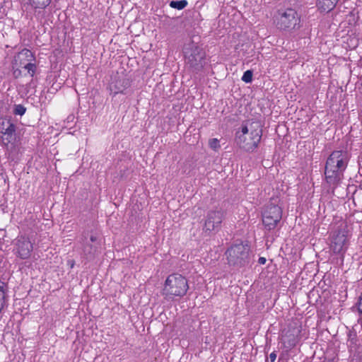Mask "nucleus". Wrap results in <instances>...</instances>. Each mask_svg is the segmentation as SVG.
Wrapping results in <instances>:
<instances>
[{
  "label": "nucleus",
  "mask_w": 362,
  "mask_h": 362,
  "mask_svg": "<svg viewBox=\"0 0 362 362\" xmlns=\"http://www.w3.org/2000/svg\"><path fill=\"white\" fill-rule=\"evenodd\" d=\"M349 160V155L346 151H334L329 155L325 168V179L328 184L335 185L340 182Z\"/></svg>",
  "instance_id": "obj_1"
},
{
  "label": "nucleus",
  "mask_w": 362,
  "mask_h": 362,
  "mask_svg": "<svg viewBox=\"0 0 362 362\" xmlns=\"http://www.w3.org/2000/svg\"><path fill=\"white\" fill-rule=\"evenodd\" d=\"M262 137V128L258 122H248L237 133V144L247 151L256 148Z\"/></svg>",
  "instance_id": "obj_2"
},
{
  "label": "nucleus",
  "mask_w": 362,
  "mask_h": 362,
  "mask_svg": "<svg viewBox=\"0 0 362 362\" xmlns=\"http://www.w3.org/2000/svg\"><path fill=\"white\" fill-rule=\"evenodd\" d=\"M189 289L187 279L180 274L173 273L165 279L162 295L167 300H173L175 298H182Z\"/></svg>",
  "instance_id": "obj_3"
},
{
  "label": "nucleus",
  "mask_w": 362,
  "mask_h": 362,
  "mask_svg": "<svg viewBox=\"0 0 362 362\" xmlns=\"http://www.w3.org/2000/svg\"><path fill=\"white\" fill-rule=\"evenodd\" d=\"M186 67L192 72L198 73L206 64L204 52L192 42L185 45L183 48Z\"/></svg>",
  "instance_id": "obj_4"
},
{
  "label": "nucleus",
  "mask_w": 362,
  "mask_h": 362,
  "mask_svg": "<svg viewBox=\"0 0 362 362\" xmlns=\"http://www.w3.org/2000/svg\"><path fill=\"white\" fill-rule=\"evenodd\" d=\"M250 247L247 243H239L230 246L226 252L228 264L236 267H243L250 261Z\"/></svg>",
  "instance_id": "obj_5"
},
{
  "label": "nucleus",
  "mask_w": 362,
  "mask_h": 362,
  "mask_svg": "<svg viewBox=\"0 0 362 362\" xmlns=\"http://www.w3.org/2000/svg\"><path fill=\"white\" fill-rule=\"evenodd\" d=\"M274 22L279 29L291 31L299 28L300 18L296 10L287 8L277 12Z\"/></svg>",
  "instance_id": "obj_6"
},
{
  "label": "nucleus",
  "mask_w": 362,
  "mask_h": 362,
  "mask_svg": "<svg viewBox=\"0 0 362 362\" xmlns=\"http://www.w3.org/2000/svg\"><path fill=\"white\" fill-rule=\"evenodd\" d=\"M282 217V210L274 203L268 204L262 212V223L266 229L270 230L277 226Z\"/></svg>",
  "instance_id": "obj_7"
},
{
  "label": "nucleus",
  "mask_w": 362,
  "mask_h": 362,
  "mask_svg": "<svg viewBox=\"0 0 362 362\" xmlns=\"http://www.w3.org/2000/svg\"><path fill=\"white\" fill-rule=\"evenodd\" d=\"M349 245L348 231L345 229L333 233L330 237V250L334 254H344Z\"/></svg>",
  "instance_id": "obj_8"
},
{
  "label": "nucleus",
  "mask_w": 362,
  "mask_h": 362,
  "mask_svg": "<svg viewBox=\"0 0 362 362\" xmlns=\"http://www.w3.org/2000/svg\"><path fill=\"white\" fill-rule=\"evenodd\" d=\"M224 217L225 214L221 210L209 211L204 218L203 230L208 234L218 231Z\"/></svg>",
  "instance_id": "obj_9"
},
{
  "label": "nucleus",
  "mask_w": 362,
  "mask_h": 362,
  "mask_svg": "<svg viewBox=\"0 0 362 362\" xmlns=\"http://www.w3.org/2000/svg\"><path fill=\"white\" fill-rule=\"evenodd\" d=\"M33 250V243L25 235H19L14 242V252L17 257L22 259L30 257Z\"/></svg>",
  "instance_id": "obj_10"
},
{
  "label": "nucleus",
  "mask_w": 362,
  "mask_h": 362,
  "mask_svg": "<svg viewBox=\"0 0 362 362\" xmlns=\"http://www.w3.org/2000/svg\"><path fill=\"white\" fill-rule=\"evenodd\" d=\"M15 65L23 68L28 71L30 76L35 72V64L33 63L35 57L32 52L24 49L15 57Z\"/></svg>",
  "instance_id": "obj_11"
},
{
  "label": "nucleus",
  "mask_w": 362,
  "mask_h": 362,
  "mask_svg": "<svg viewBox=\"0 0 362 362\" xmlns=\"http://www.w3.org/2000/svg\"><path fill=\"white\" fill-rule=\"evenodd\" d=\"M99 243H87L83 247V255L87 259H93L98 252Z\"/></svg>",
  "instance_id": "obj_12"
},
{
  "label": "nucleus",
  "mask_w": 362,
  "mask_h": 362,
  "mask_svg": "<svg viewBox=\"0 0 362 362\" xmlns=\"http://www.w3.org/2000/svg\"><path fill=\"white\" fill-rule=\"evenodd\" d=\"M0 131L2 135H8L10 137H13L16 131L15 126L9 120H4L1 124Z\"/></svg>",
  "instance_id": "obj_13"
},
{
  "label": "nucleus",
  "mask_w": 362,
  "mask_h": 362,
  "mask_svg": "<svg viewBox=\"0 0 362 362\" xmlns=\"http://www.w3.org/2000/svg\"><path fill=\"white\" fill-rule=\"evenodd\" d=\"M339 0H317L318 8L322 12L332 10Z\"/></svg>",
  "instance_id": "obj_14"
},
{
  "label": "nucleus",
  "mask_w": 362,
  "mask_h": 362,
  "mask_svg": "<svg viewBox=\"0 0 362 362\" xmlns=\"http://www.w3.org/2000/svg\"><path fill=\"white\" fill-rule=\"evenodd\" d=\"M30 4L35 8H45L48 6L52 0H29Z\"/></svg>",
  "instance_id": "obj_15"
},
{
  "label": "nucleus",
  "mask_w": 362,
  "mask_h": 362,
  "mask_svg": "<svg viewBox=\"0 0 362 362\" xmlns=\"http://www.w3.org/2000/svg\"><path fill=\"white\" fill-rule=\"evenodd\" d=\"M187 4V2L186 0H182V1H172L170 4V6L172 8H177L178 10L183 9Z\"/></svg>",
  "instance_id": "obj_16"
},
{
  "label": "nucleus",
  "mask_w": 362,
  "mask_h": 362,
  "mask_svg": "<svg viewBox=\"0 0 362 362\" xmlns=\"http://www.w3.org/2000/svg\"><path fill=\"white\" fill-rule=\"evenodd\" d=\"M252 79V71L247 70L245 71L242 77V80L245 83H250Z\"/></svg>",
  "instance_id": "obj_17"
},
{
  "label": "nucleus",
  "mask_w": 362,
  "mask_h": 362,
  "mask_svg": "<svg viewBox=\"0 0 362 362\" xmlns=\"http://www.w3.org/2000/svg\"><path fill=\"white\" fill-rule=\"evenodd\" d=\"M209 145L213 150L217 151L220 148L219 141L217 139H211L209 141Z\"/></svg>",
  "instance_id": "obj_18"
},
{
  "label": "nucleus",
  "mask_w": 362,
  "mask_h": 362,
  "mask_svg": "<svg viewBox=\"0 0 362 362\" xmlns=\"http://www.w3.org/2000/svg\"><path fill=\"white\" fill-rule=\"evenodd\" d=\"M25 111H26L25 107L21 105H17L15 106L14 113L16 115H23L25 114Z\"/></svg>",
  "instance_id": "obj_19"
},
{
  "label": "nucleus",
  "mask_w": 362,
  "mask_h": 362,
  "mask_svg": "<svg viewBox=\"0 0 362 362\" xmlns=\"http://www.w3.org/2000/svg\"><path fill=\"white\" fill-rule=\"evenodd\" d=\"M13 138V137H10V136L8 135H2L1 136L2 141L4 145H8V144H10L12 141Z\"/></svg>",
  "instance_id": "obj_20"
},
{
  "label": "nucleus",
  "mask_w": 362,
  "mask_h": 362,
  "mask_svg": "<svg viewBox=\"0 0 362 362\" xmlns=\"http://www.w3.org/2000/svg\"><path fill=\"white\" fill-rule=\"evenodd\" d=\"M357 307L358 312L362 313V293H361V296H359L358 303H357Z\"/></svg>",
  "instance_id": "obj_21"
},
{
  "label": "nucleus",
  "mask_w": 362,
  "mask_h": 362,
  "mask_svg": "<svg viewBox=\"0 0 362 362\" xmlns=\"http://www.w3.org/2000/svg\"><path fill=\"white\" fill-rule=\"evenodd\" d=\"M276 358V354L274 352H272L269 354V359L271 362H274Z\"/></svg>",
  "instance_id": "obj_22"
},
{
  "label": "nucleus",
  "mask_w": 362,
  "mask_h": 362,
  "mask_svg": "<svg viewBox=\"0 0 362 362\" xmlns=\"http://www.w3.org/2000/svg\"><path fill=\"white\" fill-rule=\"evenodd\" d=\"M90 241L92 244L98 243L97 241V237L95 235H91L90 238Z\"/></svg>",
  "instance_id": "obj_23"
},
{
  "label": "nucleus",
  "mask_w": 362,
  "mask_h": 362,
  "mask_svg": "<svg viewBox=\"0 0 362 362\" xmlns=\"http://www.w3.org/2000/svg\"><path fill=\"white\" fill-rule=\"evenodd\" d=\"M258 262L260 264H264L265 262H266V258L264 257H259V259H258Z\"/></svg>",
  "instance_id": "obj_24"
},
{
  "label": "nucleus",
  "mask_w": 362,
  "mask_h": 362,
  "mask_svg": "<svg viewBox=\"0 0 362 362\" xmlns=\"http://www.w3.org/2000/svg\"><path fill=\"white\" fill-rule=\"evenodd\" d=\"M124 89V88L118 87L116 88L115 93H122Z\"/></svg>",
  "instance_id": "obj_25"
},
{
  "label": "nucleus",
  "mask_w": 362,
  "mask_h": 362,
  "mask_svg": "<svg viewBox=\"0 0 362 362\" xmlns=\"http://www.w3.org/2000/svg\"><path fill=\"white\" fill-rule=\"evenodd\" d=\"M21 71L18 69H16L14 71V75L16 77H18L20 75Z\"/></svg>",
  "instance_id": "obj_26"
}]
</instances>
